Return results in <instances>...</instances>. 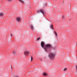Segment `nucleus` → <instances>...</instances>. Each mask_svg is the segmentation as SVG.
Instances as JSON below:
<instances>
[{
	"label": "nucleus",
	"instance_id": "17",
	"mask_svg": "<svg viewBox=\"0 0 77 77\" xmlns=\"http://www.w3.org/2000/svg\"><path fill=\"white\" fill-rule=\"evenodd\" d=\"M13 54L14 55H15V52H14L13 53Z\"/></svg>",
	"mask_w": 77,
	"mask_h": 77
},
{
	"label": "nucleus",
	"instance_id": "15",
	"mask_svg": "<svg viewBox=\"0 0 77 77\" xmlns=\"http://www.w3.org/2000/svg\"><path fill=\"white\" fill-rule=\"evenodd\" d=\"M40 39V38H37V41H38V40H39Z\"/></svg>",
	"mask_w": 77,
	"mask_h": 77
},
{
	"label": "nucleus",
	"instance_id": "5",
	"mask_svg": "<svg viewBox=\"0 0 77 77\" xmlns=\"http://www.w3.org/2000/svg\"><path fill=\"white\" fill-rule=\"evenodd\" d=\"M30 27H31L32 30H33V29H34V28L33 27V25H30Z\"/></svg>",
	"mask_w": 77,
	"mask_h": 77
},
{
	"label": "nucleus",
	"instance_id": "4",
	"mask_svg": "<svg viewBox=\"0 0 77 77\" xmlns=\"http://www.w3.org/2000/svg\"><path fill=\"white\" fill-rule=\"evenodd\" d=\"M24 54L25 55V54H26L27 56H28V55H29V52L28 51H25V52H24Z\"/></svg>",
	"mask_w": 77,
	"mask_h": 77
},
{
	"label": "nucleus",
	"instance_id": "18",
	"mask_svg": "<svg viewBox=\"0 0 77 77\" xmlns=\"http://www.w3.org/2000/svg\"><path fill=\"white\" fill-rule=\"evenodd\" d=\"M11 37H12V34H11Z\"/></svg>",
	"mask_w": 77,
	"mask_h": 77
},
{
	"label": "nucleus",
	"instance_id": "3",
	"mask_svg": "<svg viewBox=\"0 0 77 77\" xmlns=\"http://www.w3.org/2000/svg\"><path fill=\"white\" fill-rule=\"evenodd\" d=\"M40 12L42 13V14H44V11L42 9H41V10H40L39 11H38L37 13H39V12Z\"/></svg>",
	"mask_w": 77,
	"mask_h": 77
},
{
	"label": "nucleus",
	"instance_id": "9",
	"mask_svg": "<svg viewBox=\"0 0 77 77\" xmlns=\"http://www.w3.org/2000/svg\"><path fill=\"white\" fill-rule=\"evenodd\" d=\"M3 14L2 13H0V16H3Z\"/></svg>",
	"mask_w": 77,
	"mask_h": 77
},
{
	"label": "nucleus",
	"instance_id": "20",
	"mask_svg": "<svg viewBox=\"0 0 77 77\" xmlns=\"http://www.w3.org/2000/svg\"><path fill=\"white\" fill-rule=\"evenodd\" d=\"M11 68H12V67H11Z\"/></svg>",
	"mask_w": 77,
	"mask_h": 77
},
{
	"label": "nucleus",
	"instance_id": "14",
	"mask_svg": "<svg viewBox=\"0 0 77 77\" xmlns=\"http://www.w3.org/2000/svg\"><path fill=\"white\" fill-rule=\"evenodd\" d=\"M20 0V2H22L23 3H24V2H23V0Z\"/></svg>",
	"mask_w": 77,
	"mask_h": 77
},
{
	"label": "nucleus",
	"instance_id": "7",
	"mask_svg": "<svg viewBox=\"0 0 77 77\" xmlns=\"http://www.w3.org/2000/svg\"><path fill=\"white\" fill-rule=\"evenodd\" d=\"M50 27L51 29H54L53 27V25H51L50 26Z\"/></svg>",
	"mask_w": 77,
	"mask_h": 77
},
{
	"label": "nucleus",
	"instance_id": "2",
	"mask_svg": "<svg viewBox=\"0 0 77 77\" xmlns=\"http://www.w3.org/2000/svg\"><path fill=\"white\" fill-rule=\"evenodd\" d=\"M56 54L53 53H50L49 54V58H51V59H53L54 58Z\"/></svg>",
	"mask_w": 77,
	"mask_h": 77
},
{
	"label": "nucleus",
	"instance_id": "8",
	"mask_svg": "<svg viewBox=\"0 0 77 77\" xmlns=\"http://www.w3.org/2000/svg\"><path fill=\"white\" fill-rule=\"evenodd\" d=\"M43 75H45V76H47V74L45 73H43Z\"/></svg>",
	"mask_w": 77,
	"mask_h": 77
},
{
	"label": "nucleus",
	"instance_id": "16",
	"mask_svg": "<svg viewBox=\"0 0 77 77\" xmlns=\"http://www.w3.org/2000/svg\"><path fill=\"white\" fill-rule=\"evenodd\" d=\"M11 1L12 0H7V1H8V2H11Z\"/></svg>",
	"mask_w": 77,
	"mask_h": 77
},
{
	"label": "nucleus",
	"instance_id": "6",
	"mask_svg": "<svg viewBox=\"0 0 77 77\" xmlns=\"http://www.w3.org/2000/svg\"><path fill=\"white\" fill-rule=\"evenodd\" d=\"M18 21H20V18L19 17H17L16 19Z\"/></svg>",
	"mask_w": 77,
	"mask_h": 77
},
{
	"label": "nucleus",
	"instance_id": "12",
	"mask_svg": "<svg viewBox=\"0 0 77 77\" xmlns=\"http://www.w3.org/2000/svg\"><path fill=\"white\" fill-rule=\"evenodd\" d=\"M54 33L55 35H56V36H57V33L54 31Z\"/></svg>",
	"mask_w": 77,
	"mask_h": 77
},
{
	"label": "nucleus",
	"instance_id": "19",
	"mask_svg": "<svg viewBox=\"0 0 77 77\" xmlns=\"http://www.w3.org/2000/svg\"><path fill=\"white\" fill-rule=\"evenodd\" d=\"M62 18L63 19V18H64V17H63V16L62 17Z\"/></svg>",
	"mask_w": 77,
	"mask_h": 77
},
{
	"label": "nucleus",
	"instance_id": "11",
	"mask_svg": "<svg viewBox=\"0 0 77 77\" xmlns=\"http://www.w3.org/2000/svg\"><path fill=\"white\" fill-rule=\"evenodd\" d=\"M67 69H67V68H65L64 69V71H66V70H67Z\"/></svg>",
	"mask_w": 77,
	"mask_h": 77
},
{
	"label": "nucleus",
	"instance_id": "10",
	"mask_svg": "<svg viewBox=\"0 0 77 77\" xmlns=\"http://www.w3.org/2000/svg\"><path fill=\"white\" fill-rule=\"evenodd\" d=\"M31 61H32V60H33V58L32 57H31Z\"/></svg>",
	"mask_w": 77,
	"mask_h": 77
},
{
	"label": "nucleus",
	"instance_id": "13",
	"mask_svg": "<svg viewBox=\"0 0 77 77\" xmlns=\"http://www.w3.org/2000/svg\"><path fill=\"white\" fill-rule=\"evenodd\" d=\"M75 68H76V72H77V66H76Z\"/></svg>",
	"mask_w": 77,
	"mask_h": 77
},
{
	"label": "nucleus",
	"instance_id": "1",
	"mask_svg": "<svg viewBox=\"0 0 77 77\" xmlns=\"http://www.w3.org/2000/svg\"><path fill=\"white\" fill-rule=\"evenodd\" d=\"M41 46L46 51L48 52H50L51 51V48H52V46L51 45L47 44L45 45L44 42H41Z\"/></svg>",
	"mask_w": 77,
	"mask_h": 77
}]
</instances>
